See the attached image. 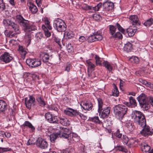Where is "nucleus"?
Masks as SVG:
<instances>
[{
	"label": "nucleus",
	"instance_id": "1",
	"mask_svg": "<svg viewBox=\"0 0 153 153\" xmlns=\"http://www.w3.org/2000/svg\"><path fill=\"white\" fill-rule=\"evenodd\" d=\"M132 118L140 126H144L146 125V120L143 114L140 111H134L132 114Z\"/></svg>",
	"mask_w": 153,
	"mask_h": 153
},
{
	"label": "nucleus",
	"instance_id": "2",
	"mask_svg": "<svg viewBox=\"0 0 153 153\" xmlns=\"http://www.w3.org/2000/svg\"><path fill=\"white\" fill-rule=\"evenodd\" d=\"M69 131L68 129L66 128H62V129L60 131L55 134L51 135L50 136V139L51 142L54 143L55 140L58 137L67 139L69 137Z\"/></svg>",
	"mask_w": 153,
	"mask_h": 153
},
{
	"label": "nucleus",
	"instance_id": "3",
	"mask_svg": "<svg viewBox=\"0 0 153 153\" xmlns=\"http://www.w3.org/2000/svg\"><path fill=\"white\" fill-rule=\"evenodd\" d=\"M140 106L146 109H148L150 101V97L142 93L137 98Z\"/></svg>",
	"mask_w": 153,
	"mask_h": 153
},
{
	"label": "nucleus",
	"instance_id": "4",
	"mask_svg": "<svg viewBox=\"0 0 153 153\" xmlns=\"http://www.w3.org/2000/svg\"><path fill=\"white\" fill-rule=\"evenodd\" d=\"M113 109L116 116L119 119L123 118L127 110V107L122 105H116L113 107Z\"/></svg>",
	"mask_w": 153,
	"mask_h": 153
},
{
	"label": "nucleus",
	"instance_id": "5",
	"mask_svg": "<svg viewBox=\"0 0 153 153\" xmlns=\"http://www.w3.org/2000/svg\"><path fill=\"white\" fill-rule=\"evenodd\" d=\"M16 20L21 26L26 28L25 29H35L33 26H30L29 21L25 19L21 15L16 16Z\"/></svg>",
	"mask_w": 153,
	"mask_h": 153
},
{
	"label": "nucleus",
	"instance_id": "6",
	"mask_svg": "<svg viewBox=\"0 0 153 153\" xmlns=\"http://www.w3.org/2000/svg\"><path fill=\"white\" fill-rule=\"evenodd\" d=\"M143 128L140 131L141 134L144 137H148L149 135H152L153 133V129L150 128L149 126L146 125L144 126H141Z\"/></svg>",
	"mask_w": 153,
	"mask_h": 153
},
{
	"label": "nucleus",
	"instance_id": "7",
	"mask_svg": "<svg viewBox=\"0 0 153 153\" xmlns=\"http://www.w3.org/2000/svg\"><path fill=\"white\" fill-rule=\"evenodd\" d=\"M53 26L54 28H56V29L58 28H66L67 27V25L64 21L59 18H57L54 20Z\"/></svg>",
	"mask_w": 153,
	"mask_h": 153
},
{
	"label": "nucleus",
	"instance_id": "8",
	"mask_svg": "<svg viewBox=\"0 0 153 153\" xmlns=\"http://www.w3.org/2000/svg\"><path fill=\"white\" fill-rule=\"evenodd\" d=\"M29 99L27 98H25V103L26 107L29 109H31L32 106H33L35 104V98L32 96L29 97Z\"/></svg>",
	"mask_w": 153,
	"mask_h": 153
},
{
	"label": "nucleus",
	"instance_id": "9",
	"mask_svg": "<svg viewBox=\"0 0 153 153\" xmlns=\"http://www.w3.org/2000/svg\"><path fill=\"white\" fill-rule=\"evenodd\" d=\"M45 119L51 123H57L58 122L57 117L48 112L45 115Z\"/></svg>",
	"mask_w": 153,
	"mask_h": 153
},
{
	"label": "nucleus",
	"instance_id": "10",
	"mask_svg": "<svg viewBox=\"0 0 153 153\" xmlns=\"http://www.w3.org/2000/svg\"><path fill=\"white\" fill-rule=\"evenodd\" d=\"M13 58L7 52H5L0 56V60L6 63L10 62Z\"/></svg>",
	"mask_w": 153,
	"mask_h": 153
},
{
	"label": "nucleus",
	"instance_id": "11",
	"mask_svg": "<svg viewBox=\"0 0 153 153\" xmlns=\"http://www.w3.org/2000/svg\"><path fill=\"white\" fill-rule=\"evenodd\" d=\"M36 145L38 147L42 149H45L48 146L47 142L42 138H38L37 140Z\"/></svg>",
	"mask_w": 153,
	"mask_h": 153
},
{
	"label": "nucleus",
	"instance_id": "12",
	"mask_svg": "<svg viewBox=\"0 0 153 153\" xmlns=\"http://www.w3.org/2000/svg\"><path fill=\"white\" fill-rule=\"evenodd\" d=\"M80 106L85 110H91L93 108V105L91 102L89 101H86L82 102L80 104Z\"/></svg>",
	"mask_w": 153,
	"mask_h": 153
},
{
	"label": "nucleus",
	"instance_id": "13",
	"mask_svg": "<svg viewBox=\"0 0 153 153\" xmlns=\"http://www.w3.org/2000/svg\"><path fill=\"white\" fill-rule=\"evenodd\" d=\"M129 19L131 20V22L133 25H136V27H137V26L140 25V24L138 22L139 20L136 15H132L129 17Z\"/></svg>",
	"mask_w": 153,
	"mask_h": 153
},
{
	"label": "nucleus",
	"instance_id": "14",
	"mask_svg": "<svg viewBox=\"0 0 153 153\" xmlns=\"http://www.w3.org/2000/svg\"><path fill=\"white\" fill-rule=\"evenodd\" d=\"M110 108L109 107H107L101 109L100 111L101 117L103 118L107 117L110 113Z\"/></svg>",
	"mask_w": 153,
	"mask_h": 153
},
{
	"label": "nucleus",
	"instance_id": "15",
	"mask_svg": "<svg viewBox=\"0 0 153 153\" xmlns=\"http://www.w3.org/2000/svg\"><path fill=\"white\" fill-rule=\"evenodd\" d=\"M64 112L66 115L71 117L76 116V114L78 113L77 110H74L71 108H66L64 110Z\"/></svg>",
	"mask_w": 153,
	"mask_h": 153
},
{
	"label": "nucleus",
	"instance_id": "16",
	"mask_svg": "<svg viewBox=\"0 0 153 153\" xmlns=\"http://www.w3.org/2000/svg\"><path fill=\"white\" fill-rule=\"evenodd\" d=\"M58 121L59 123L64 126H68L70 125V121L65 117H59Z\"/></svg>",
	"mask_w": 153,
	"mask_h": 153
},
{
	"label": "nucleus",
	"instance_id": "17",
	"mask_svg": "<svg viewBox=\"0 0 153 153\" xmlns=\"http://www.w3.org/2000/svg\"><path fill=\"white\" fill-rule=\"evenodd\" d=\"M3 23L5 25L10 26L14 29L18 28V25L17 24L9 19L4 20Z\"/></svg>",
	"mask_w": 153,
	"mask_h": 153
},
{
	"label": "nucleus",
	"instance_id": "18",
	"mask_svg": "<svg viewBox=\"0 0 153 153\" xmlns=\"http://www.w3.org/2000/svg\"><path fill=\"white\" fill-rule=\"evenodd\" d=\"M24 31L26 33V41L28 42V44H30L31 40V36L30 34L32 32H31V31H33L35 29H24Z\"/></svg>",
	"mask_w": 153,
	"mask_h": 153
},
{
	"label": "nucleus",
	"instance_id": "19",
	"mask_svg": "<svg viewBox=\"0 0 153 153\" xmlns=\"http://www.w3.org/2000/svg\"><path fill=\"white\" fill-rule=\"evenodd\" d=\"M129 103L128 102H125V104L127 106H130L131 105L134 107H136L137 105V103L135 99L132 97H130L129 98Z\"/></svg>",
	"mask_w": 153,
	"mask_h": 153
},
{
	"label": "nucleus",
	"instance_id": "20",
	"mask_svg": "<svg viewBox=\"0 0 153 153\" xmlns=\"http://www.w3.org/2000/svg\"><path fill=\"white\" fill-rule=\"evenodd\" d=\"M94 34L95 36V38L97 39V41L101 40L102 39V32L100 30H98L97 29H95L94 30V33H93Z\"/></svg>",
	"mask_w": 153,
	"mask_h": 153
},
{
	"label": "nucleus",
	"instance_id": "21",
	"mask_svg": "<svg viewBox=\"0 0 153 153\" xmlns=\"http://www.w3.org/2000/svg\"><path fill=\"white\" fill-rule=\"evenodd\" d=\"M7 109L6 102L3 100H0V112H4Z\"/></svg>",
	"mask_w": 153,
	"mask_h": 153
},
{
	"label": "nucleus",
	"instance_id": "22",
	"mask_svg": "<svg viewBox=\"0 0 153 153\" xmlns=\"http://www.w3.org/2000/svg\"><path fill=\"white\" fill-rule=\"evenodd\" d=\"M132 48V45L130 42H128L125 44L123 48L124 51L127 52L131 51Z\"/></svg>",
	"mask_w": 153,
	"mask_h": 153
},
{
	"label": "nucleus",
	"instance_id": "23",
	"mask_svg": "<svg viewBox=\"0 0 153 153\" xmlns=\"http://www.w3.org/2000/svg\"><path fill=\"white\" fill-rule=\"evenodd\" d=\"M41 55L42 57V61L45 62H48L50 57L48 54L45 52H42Z\"/></svg>",
	"mask_w": 153,
	"mask_h": 153
},
{
	"label": "nucleus",
	"instance_id": "24",
	"mask_svg": "<svg viewBox=\"0 0 153 153\" xmlns=\"http://www.w3.org/2000/svg\"><path fill=\"white\" fill-rule=\"evenodd\" d=\"M64 31V35L66 36L68 38L71 39L74 36L73 33L69 29H67L66 30H65Z\"/></svg>",
	"mask_w": 153,
	"mask_h": 153
},
{
	"label": "nucleus",
	"instance_id": "25",
	"mask_svg": "<svg viewBox=\"0 0 153 153\" xmlns=\"http://www.w3.org/2000/svg\"><path fill=\"white\" fill-rule=\"evenodd\" d=\"M126 126L129 132L132 131L135 128L134 124L131 122L127 123L126 124Z\"/></svg>",
	"mask_w": 153,
	"mask_h": 153
},
{
	"label": "nucleus",
	"instance_id": "26",
	"mask_svg": "<svg viewBox=\"0 0 153 153\" xmlns=\"http://www.w3.org/2000/svg\"><path fill=\"white\" fill-rule=\"evenodd\" d=\"M30 6L29 9L33 14H35L37 13L38 11V9L33 4L30 3Z\"/></svg>",
	"mask_w": 153,
	"mask_h": 153
},
{
	"label": "nucleus",
	"instance_id": "27",
	"mask_svg": "<svg viewBox=\"0 0 153 153\" xmlns=\"http://www.w3.org/2000/svg\"><path fill=\"white\" fill-rule=\"evenodd\" d=\"M139 81L142 84L150 87V88H153V84H152L151 82H147L145 80L142 79H140Z\"/></svg>",
	"mask_w": 153,
	"mask_h": 153
},
{
	"label": "nucleus",
	"instance_id": "28",
	"mask_svg": "<svg viewBox=\"0 0 153 153\" xmlns=\"http://www.w3.org/2000/svg\"><path fill=\"white\" fill-rule=\"evenodd\" d=\"M103 64L109 71H111L112 70V66L107 61H104L103 62Z\"/></svg>",
	"mask_w": 153,
	"mask_h": 153
},
{
	"label": "nucleus",
	"instance_id": "29",
	"mask_svg": "<svg viewBox=\"0 0 153 153\" xmlns=\"http://www.w3.org/2000/svg\"><path fill=\"white\" fill-rule=\"evenodd\" d=\"M36 100L39 104L40 105L43 107L45 105V103L43 99L41 96H38L36 98Z\"/></svg>",
	"mask_w": 153,
	"mask_h": 153
},
{
	"label": "nucleus",
	"instance_id": "30",
	"mask_svg": "<svg viewBox=\"0 0 153 153\" xmlns=\"http://www.w3.org/2000/svg\"><path fill=\"white\" fill-rule=\"evenodd\" d=\"M45 19L44 22L45 26L42 25V29H44V28H45L46 29H47V28L48 29H51V26L50 22L48 21V19L46 18Z\"/></svg>",
	"mask_w": 153,
	"mask_h": 153
},
{
	"label": "nucleus",
	"instance_id": "31",
	"mask_svg": "<svg viewBox=\"0 0 153 153\" xmlns=\"http://www.w3.org/2000/svg\"><path fill=\"white\" fill-rule=\"evenodd\" d=\"M23 126H27L30 128L32 131L35 130V127L32 125L29 121H26L23 125Z\"/></svg>",
	"mask_w": 153,
	"mask_h": 153
},
{
	"label": "nucleus",
	"instance_id": "32",
	"mask_svg": "<svg viewBox=\"0 0 153 153\" xmlns=\"http://www.w3.org/2000/svg\"><path fill=\"white\" fill-rule=\"evenodd\" d=\"M128 35L130 37L133 36L137 29H126Z\"/></svg>",
	"mask_w": 153,
	"mask_h": 153
},
{
	"label": "nucleus",
	"instance_id": "33",
	"mask_svg": "<svg viewBox=\"0 0 153 153\" xmlns=\"http://www.w3.org/2000/svg\"><path fill=\"white\" fill-rule=\"evenodd\" d=\"M103 6L105 8L110 9L113 8L114 5L112 3H109L108 2H106L104 3Z\"/></svg>",
	"mask_w": 153,
	"mask_h": 153
},
{
	"label": "nucleus",
	"instance_id": "34",
	"mask_svg": "<svg viewBox=\"0 0 153 153\" xmlns=\"http://www.w3.org/2000/svg\"><path fill=\"white\" fill-rule=\"evenodd\" d=\"M143 151L147 152H149L151 149V147L148 145L145 144L141 148Z\"/></svg>",
	"mask_w": 153,
	"mask_h": 153
},
{
	"label": "nucleus",
	"instance_id": "35",
	"mask_svg": "<svg viewBox=\"0 0 153 153\" xmlns=\"http://www.w3.org/2000/svg\"><path fill=\"white\" fill-rule=\"evenodd\" d=\"M86 63L88 65V72L89 69H94L95 68V65L94 64L91 62L89 60H87L86 61Z\"/></svg>",
	"mask_w": 153,
	"mask_h": 153
},
{
	"label": "nucleus",
	"instance_id": "36",
	"mask_svg": "<svg viewBox=\"0 0 153 153\" xmlns=\"http://www.w3.org/2000/svg\"><path fill=\"white\" fill-rule=\"evenodd\" d=\"M5 33L6 34L7 36L10 37H12L15 36V33L14 32L12 31H8L6 30L5 31Z\"/></svg>",
	"mask_w": 153,
	"mask_h": 153
},
{
	"label": "nucleus",
	"instance_id": "37",
	"mask_svg": "<svg viewBox=\"0 0 153 153\" xmlns=\"http://www.w3.org/2000/svg\"><path fill=\"white\" fill-rule=\"evenodd\" d=\"M41 62L40 60L33 59L32 68H35L41 65Z\"/></svg>",
	"mask_w": 153,
	"mask_h": 153
},
{
	"label": "nucleus",
	"instance_id": "38",
	"mask_svg": "<svg viewBox=\"0 0 153 153\" xmlns=\"http://www.w3.org/2000/svg\"><path fill=\"white\" fill-rule=\"evenodd\" d=\"M91 120L92 122L98 124H102V122L99 120V117H93L91 119Z\"/></svg>",
	"mask_w": 153,
	"mask_h": 153
},
{
	"label": "nucleus",
	"instance_id": "39",
	"mask_svg": "<svg viewBox=\"0 0 153 153\" xmlns=\"http://www.w3.org/2000/svg\"><path fill=\"white\" fill-rule=\"evenodd\" d=\"M153 23V19L152 18H150L149 19L147 20L144 25L147 27L150 26Z\"/></svg>",
	"mask_w": 153,
	"mask_h": 153
},
{
	"label": "nucleus",
	"instance_id": "40",
	"mask_svg": "<svg viewBox=\"0 0 153 153\" xmlns=\"http://www.w3.org/2000/svg\"><path fill=\"white\" fill-rule=\"evenodd\" d=\"M112 95L114 96L117 97L119 95L118 90L116 86L114 87L113 90L112 91Z\"/></svg>",
	"mask_w": 153,
	"mask_h": 153
},
{
	"label": "nucleus",
	"instance_id": "41",
	"mask_svg": "<svg viewBox=\"0 0 153 153\" xmlns=\"http://www.w3.org/2000/svg\"><path fill=\"white\" fill-rule=\"evenodd\" d=\"M66 49L68 53H72L73 51V48L70 43H68L66 46Z\"/></svg>",
	"mask_w": 153,
	"mask_h": 153
},
{
	"label": "nucleus",
	"instance_id": "42",
	"mask_svg": "<svg viewBox=\"0 0 153 153\" xmlns=\"http://www.w3.org/2000/svg\"><path fill=\"white\" fill-rule=\"evenodd\" d=\"M123 29V28L119 24L117 23L115 25H109V29Z\"/></svg>",
	"mask_w": 153,
	"mask_h": 153
},
{
	"label": "nucleus",
	"instance_id": "43",
	"mask_svg": "<svg viewBox=\"0 0 153 153\" xmlns=\"http://www.w3.org/2000/svg\"><path fill=\"white\" fill-rule=\"evenodd\" d=\"M71 139V141L76 142L79 140V137L77 134L73 133L72 134V137Z\"/></svg>",
	"mask_w": 153,
	"mask_h": 153
},
{
	"label": "nucleus",
	"instance_id": "44",
	"mask_svg": "<svg viewBox=\"0 0 153 153\" xmlns=\"http://www.w3.org/2000/svg\"><path fill=\"white\" fill-rule=\"evenodd\" d=\"M6 9L5 3L3 0H0V10L3 11Z\"/></svg>",
	"mask_w": 153,
	"mask_h": 153
},
{
	"label": "nucleus",
	"instance_id": "45",
	"mask_svg": "<svg viewBox=\"0 0 153 153\" xmlns=\"http://www.w3.org/2000/svg\"><path fill=\"white\" fill-rule=\"evenodd\" d=\"M6 9L5 3L3 0H0V10L3 11Z\"/></svg>",
	"mask_w": 153,
	"mask_h": 153
},
{
	"label": "nucleus",
	"instance_id": "46",
	"mask_svg": "<svg viewBox=\"0 0 153 153\" xmlns=\"http://www.w3.org/2000/svg\"><path fill=\"white\" fill-rule=\"evenodd\" d=\"M95 38V36L94 35V34H93V35H91L90 36L88 37V41L89 42H93L95 41H97Z\"/></svg>",
	"mask_w": 153,
	"mask_h": 153
},
{
	"label": "nucleus",
	"instance_id": "47",
	"mask_svg": "<svg viewBox=\"0 0 153 153\" xmlns=\"http://www.w3.org/2000/svg\"><path fill=\"white\" fill-rule=\"evenodd\" d=\"M95 59L96 60V65H101L102 64L101 63V61L100 60V58L97 55H95Z\"/></svg>",
	"mask_w": 153,
	"mask_h": 153
},
{
	"label": "nucleus",
	"instance_id": "48",
	"mask_svg": "<svg viewBox=\"0 0 153 153\" xmlns=\"http://www.w3.org/2000/svg\"><path fill=\"white\" fill-rule=\"evenodd\" d=\"M18 50L21 52L20 53L22 55L25 56L27 53V52L24 50L22 47L19 46L18 49Z\"/></svg>",
	"mask_w": 153,
	"mask_h": 153
},
{
	"label": "nucleus",
	"instance_id": "49",
	"mask_svg": "<svg viewBox=\"0 0 153 153\" xmlns=\"http://www.w3.org/2000/svg\"><path fill=\"white\" fill-rule=\"evenodd\" d=\"M116 149L117 150L125 152H127V150L122 146H117L116 147Z\"/></svg>",
	"mask_w": 153,
	"mask_h": 153
},
{
	"label": "nucleus",
	"instance_id": "50",
	"mask_svg": "<svg viewBox=\"0 0 153 153\" xmlns=\"http://www.w3.org/2000/svg\"><path fill=\"white\" fill-rule=\"evenodd\" d=\"M11 149L9 148H3L0 147V153L10 151Z\"/></svg>",
	"mask_w": 153,
	"mask_h": 153
},
{
	"label": "nucleus",
	"instance_id": "51",
	"mask_svg": "<svg viewBox=\"0 0 153 153\" xmlns=\"http://www.w3.org/2000/svg\"><path fill=\"white\" fill-rule=\"evenodd\" d=\"M93 16L94 19L96 21H98L101 19V17L100 15L98 14H93Z\"/></svg>",
	"mask_w": 153,
	"mask_h": 153
},
{
	"label": "nucleus",
	"instance_id": "52",
	"mask_svg": "<svg viewBox=\"0 0 153 153\" xmlns=\"http://www.w3.org/2000/svg\"><path fill=\"white\" fill-rule=\"evenodd\" d=\"M33 60L30 59H27L26 60V63L29 66L32 68L33 63Z\"/></svg>",
	"mask_w": 153,
	"mask_h": 153
},
{
	"label": "nucleus",
	"instance_id": "53",
	"mask_svg": "<svg viewBox=\"0 0 153 153\" xmlns=\"http://www.w3.org/2000/svg\"><path fill=\"white\" fill-rule=\"evenodd\" d=\"M123 36L121 33L119 32H117L114 36V38H118L120 39L122 38Z\"/></svg>",
	"mask_w": 153,
	"mask_h": 153
},
{
	"label": "nucleus",
	"instance_id": "54",
	"mask_svg": "<svg viewBox=\"0 0 153 153\" xmlns=\"http://www.w3.org/2000/svg\"><path fill=\"white\" fill-rule=\"evenodd\" d=\"M77 113H78L76 114V116L79 115L81 119L83 120H85L87 119V117L86 116L83 115L82 114H81L78 111H77Z\"/></svg>",
	"mask_w": 153,
	"mask_h": 153
},
{
	"label": "nucleus",
	"instance_id": "55",
	"mask_svg": "<svg viewBox=\"0 0 153 153\" xmlns=\"http://www.w3.org/2000/svg\"><path fill=\"white\" fill-rule=\"evenodd\" d=\"M114 134L116 137H118L119 138H121L122 135V133H120V131L119 130H118L116 132L114 133Z\"/></svg>",
	"mask_w": 153,
	"mask_h": 153
},
{
	"label": "nucleus",
	"instance_id": "56",
	"mask_svg": "<svg viewBox=\"0 0 153 153\" xmlns=\"http://www.w3.org/2000/svg\"><path fill=\"white\" fill-rule=\"evenodd\" d=\"M44 30L45 36L47 37H50L51 35V33L48 30V29H43Z\"/></svg>",
	"mask_w": 153,
	"mask_h": 153
},
{
	"label": "nucleus",
	"instance_id": "57",
	"mask_svg": "<svg viewBox=\"0 0 153 153\" xmlns=\"http://www.w3.org/2000/svg\"><path fill=\"white\" fill-rule=\"evenodd\" d=\"M133 61V62L136 64H137L139 62V59L136 56H135L131 58Z\"/></svg>",
	"mask_w": 153,
	"mask_h": 153
},
{
	"label": "nucleus",
	"instance_id": "58",
	"mask_svg": "<svg viewBox=\"0 0 153 153\" xmlns=\"http://www.w3.org/2000/svg\"><path fill=\"white\" fill-rule=\"evenodd\" d=\"M128 142V139L126 136H123V142L126 144H127Z\"/></svg>",
	"mask_w": 153,
	"mask_h": 153
},
{
	"label": "nucleus",
	"instance_id": "59",
	"mask_svg": "<svg viewBox=\"0 0 153 153\" xmlns=\"http://www.w3.org/2000/svg\"><path fill=\"white\" fill-rule=\"evenodd\" d=\"M109 33L112 35V37L114 38V36L116 33L115 29H109Z\"/></svg>",
	"mask_w": 153,
	"mask_h": 153
},
{
	"label": "nucleus",
	"instance_id": "60",
	"mask_svg": "<svg viewBox=\"0 0 153 153\" xmlns=\"http://www.w3.org/2000/svg\"><path fill=\"white\" fill-rule=\"evenodd\" d=\"M103 103L102 104H100V105H98V112L100 114V111L101 109H102V108L103 107Z\"/></svg>",
	"mask_w": 153,
	"mask_h": 153
},
{
	"label": "nucleus",
	"instance_id": "61",
	"mask_svg": "<svg viewBox=\"0 0 153 153\" xmlns=\"http://www.w3.org/2000/svg\"><path fill=\"white\" fill-rule=\"evenodd\" d=\"M70 151L69 149L67 148L61 151V153H69Z\"/></svg>",
	"mask_w": 153,
	"mask_h": 153
},
{
	"label": "nucleus",
	"instance_id": "62",
	"mask_svg": "<svg viewBox=\"0 0 153 153\" xmlns=\"http://www.w3.org/2000/svg\"><path fill=\"white\" fill-rule=\"evenodd\" d=\"M49 109L51 110H54L56 111H57L58 110V109L56 107H55L54 106H53L50 107Z\"/></svg>",
	"mask_w": 153,
	"mask_h": 153
},
{
	"label": "nucleus",
	"instance_id": "63",
	"mask_svg": "<svg viewBox=\"0 0 153 153\" xmlns=\"http://www.w3.org/2000/svg\"><path fill=\"white\" fill-rule=\"evenodd\" d=\"M85 40V37L83 36H81L79 38V40L80 42H84Z\"/></svg>",
	"mask_w": 153,
	"mask_h": 153
},
{
	"label": "nucleus",
	"instance_id": "64",
	"mask_svg": "<svg viewBox=\"0 0 153 153\" xmlns=\"http://www.w3.org/2000/svg\"><path fill=\"white\" fill-rule=\"evenodd\" d=\"M55 41L60 46H61L60 43L61 42L60 40L57 38H55L54 39Z\"/></svg>",
	"mask_w": 153,
	"mask_h": 153
}]
</instances>
